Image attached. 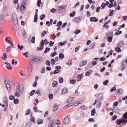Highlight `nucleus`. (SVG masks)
<instances>
[{"label": "nucleus", "instance_id": "5701e85b", "mask_svg": "<svg viewBox=\"0 0 127 127\" xmlns=\"http://www.w3.org/2000/svg\"><path fill=\"white\" fill-rule=\"evenodd\" d=\"M64 55L62 53H60L59 55V58L61 59H63L64 57Z\"/></svg>", "mask_w": 127, "mask_h": 127}, {"label": "nucleus", "instance_id": "473e14b6", "mask_svg": "<svg viewBox=\"0 0 127 127\" xmlns=\"http://www.w3.org/2000/svg\"><path fill=\"white\" fill-rule=\"evenodd\" d=\"M18 19L15 13H13V20Z\"/></svg>", "mask_w": 127, "mask_h": 127}, {"label": "nucleus", "instance_id": "4468645a", "mask_svg": "<svg viewBox=\"0 0 127 127\" xmlns=\"http://www.w3.org/2000/svg\"><path fill=\"white\" fill-rule=\"evenodd\" d=\"M6 53H4L3 54V56H3H2L1 57V58L2 60L4 61H5L6 60V58L7 57V56L6 55Z\"/></svg>", "mask_w": 127, "mask_h": 127}, {"label": "nucleus", "instance_id": "6e6d98bb", "mask_svg": "<svg viewBox=\"0 0 127 127\" xmlns=\"http://www.w3.org/2000/svg\"><path fill=\"white\" fill-rule=\"evenodd\" d=\"M43 48V46H41L39 48V50L38 49L39 47L37 48V51H38L39 50H41Z\"/></svg>", "mask_w": 127, "mask_h": 127}, {"label": "nucleus", "instance_id": "f03ea898", "mask_svg": "<svg viewBox=\"0 0 127 127\" xmlns=\"http://www.w3.org/2000/svg\"><path fill=\"white\" fill-rule=\"evenodd\" d=\"M31 61L33 63H39L42 62V58L36 56H32L30 57Z\"/></svg>", "mask_w": 127, "mask_h": 127}, {"label": "nucleus", "instance_id": "a878e982", "mask_svg": "<svg viewBox=\"0 0 127 127\" xmlns=\"http://www.w3.org/2000/svg\"><path fill=\"white\" fill-rule=\"evenodd\" d=\"M61 66H56L55 67V69L57 70V71L60 72V69L61 68Z\"/></svg>", "mask_w": 127, "mask_h": 127}, {"label": "nucleus", "instance_id": "4be33fe9", "mask_svg": "<svg viewBox=\"0 0 127 127\" xmlns=\"http://www.w3.org/2000/svg\"><path fill=\"white\" fill-rule=\"evenodd\" d=\"M115 50L117 52H120L121 51V50L119 47H116L115 49Z\"/></svg>", "mask_w": 127, "mask_h": 127}, {"label": "nucleus", "instance_id": "13d9d810", "mask_svg": "<svg viewBox=\"0 0 127 127\" xmlns=\"http://www.w3.org/2000/svg\"><path fill=\"white\" fill-rule=\"evenodd\" d=\"M45 17V15L44 14H42L40 17V18L41 20H42Z\"/></svg>", "mask_w": 127, "mask_h": 127}, {"label": "nucleus", "instance_id": "c756f323", "mask_svg": "<svg viewBox=\"0 0 127 127\" xmlns=\"http://www.w3.org/2000/svg\"><path fill=\"white\" fill-rule=\"evenodd\" d=\"M58 109V107L57 105H55L54 106L53 111H56Z\"/></svg>", "mask_w": 127, "mask_h": 127}, {"label": "nucleus", "instance_id": "a18cd8bd", "mask_svg": "<svg viewBox=\"0 0 127 127\" xmlns=\"http://www.w3.org/2000/svg\"><path fill=\"white\" fill-rule=\"evenodd\" d=\"M37 15H34V22H37Z\"/></svg>", "mask_w": 127, "mask_h": 127}, {"label": "nucleus", "instance_id": "338daca9", "mask_svg": "<svg viewBox=\"0 0 127 127\" xmlns=\"http://www.w3.org/2000/svg\"><path fill=\"white\" fill-rule=\"evenodd\" d=\"M15 97L14 96L11 95L9 96V99L10 100H12L13 99H14Z\"/></svg>", "mask_w": 127, "mask_h": 127}, {"label": "nucleus", "instance_id": "7c9ffc66", "mask_svg": "<svg viewBox=\"0 0 127 127\" xmlns=\"http://www.w3.org/2000/svg\"><path fill=\"white\" fill-rule=\"evenodd\" d=\"M106 4L105 3L103 2L101 4V9H103L105 7Z\"/></svg>", "mask_w": 127, "mask_h": 127}, {"label": "nucleus", "instance_id": "ddd939ff", "mask_svg": "<svg viewBox=\"0 0 127 127\" xmlns=\"http://www.w3.org/2000/svg\"><path fill=\"white\" fill-rule=\"evenodd\" d=\"M58 83L56 81L54 80L52 84L53 87H57L58 86Z\"/></svg>", "mask_w": 127, "mask_h": 127}, {"label": "nucleus", "instance_id": "1a4fd4ad", "mask_svg": "<svg viewBox=\"0 0 127 127\" xmlns=\"http://www.w3.org/2000/svg\"><path fill=\"white\" fill-rule=\"evenodd\" d=\"M66 5L64 6L62 5L61 6H58L57 7V8L58 10H60L62 9H64L66 8Z\"/></svg>", "mask_w": 127, "mask_h": 127}, {"label": "nucleus", "instance_id": "4c0bfd02", "mask_svg": "<svg viewBox=\"0 0 127 127\" xmlns=\"http://www.w3.org/2000/svg\"><path fill=\"white\" fill-rule=\"evenodd\" d=\"M57 53L56 52H53L52 53L51 55L50 56L51 57H53L55 55H57Z\"/></svg>", "mask_w": 127, "mask_h": 127}, {"label": "nucleus", "instance_id": "2eb2a0df", "mask_svg": "<svg viewBox=\"0 0 127 127\" xmlns=\"http://www.w3.org/2000/svg\"><path fill=\"white\" fill-rule=\"evenodd\" d=\"M124 44V41H122L121 42H119L117 45V46L120 47H121Z\"/></svg>", "mask_w": 127, "mask_h": 127}, {"label": "nucleus", "instance_id": "69168bd1", "mask_svg": "<svg viewBox=\"0 0 127 127\" xmlns=\"http://www.w3.org/2000/svg\"><path fill=\"white\" fill-rule=\"evenodd\" d=\"M80 32V30H77L75 31L74 33L75 34H77Z\"/></svg>", "mask_w": 127, "mask_h": 127}, {"label": "nucleus", "instance_id": "cd10ccee", "mask_svg": "<svg viewBox=\"0 0 127 127\" xmlns=\"http://www.w3.org/2000/svg\"><path fill=\"white\" fill-rule=\"evenodd\" d=\"M13 24L14 25H16L17 24L18 22V19H13Z\"/></svg>", "mask_w": 127, "mask_h": 127}, {"label": "nucleus", "instance_id": "09e8293b", "mask_svg": "<svg viewBox=\"0 0 127 127\" xmlns=\"http://www.w3.org/2000/svg\"><path fill=\"white\" fill-rule=\"evenodd\" d=\"M51 62L52 65H53L55 64L56 62L55 60L54 59H51Z\"/></svg>", "mask_w": 127, "mask_h": 127}, {"label": "nucleus", "instance_id": "bf43d9fd", "mask_svg": "<svg viewBox=\"0 0 127 127\" xmlns=\"http://www.w3.org/2000/svg\"><path fill=\"white\" fill-rule=\"evenodd\" d=\"M11 50L10 47L9 46L7 47L6 49V51L7 52H9Z\"/></svg>", "mask_w": 127, "mask_h": 127}, {"label": "nucleus", "instance_id": "49530a36", "mask_svg": "<svg viewBox=\"0 0 127 127\" xmlns=\"http://www.w3.org/2000/svg\"><path fill=\"white\" fill-rule=\"evenodd\" d=\"M75 12L74 11L72 13H71L69 14V16L71 17H72L74 16Z\"/></svg>", "mask_w": 127, "mask_h": 127}, {"label": "nucleus", "instance_id": "dca6fc26", "mask_svg": "<svg viewBox=\"0 0 127 127\" xmlns=\"http://www.w3.org/2000/svg\"><path fill=\"white\" fill-rule=\"evenodd\" d=\"M92 72V70H90L88 71H87L85 73V75L86 76H89L91 75V73Z\"/></svg>", "mask_w": 127, "mask_h": 127}, {"label": "nucleus", "instance_id": "39448f33", "mask_svg": "<svg viewBox=\"0 0 127 127\" xmlns=\"http://www.w3.org/2000/svg\"><path fill=\"white\" fill-rule=\"evenodd\" d=\"M81 20V17H78L73 18L72 19V21L76 23H79L80 21Z\"/></svg>", "mask_w": 127, "mask_h": 127}, {"label": "nucleus", "instance_id": "b1692460", "mask_svg": "<svg viewBox=\"0 0 127 127\" xmlns=\"http://www.w3.org/2000/svg\"><path fill=\"white\" fill-rule=\"evenodd\" d=\"M116 91H118V93L120 94H121L123 92V90L121 89H119L118 90H117Z\"/></svg>", "mask_w": 127, "mask_h": 127}, {"label": "nucleus", "instance_id": "2f4dec72", "mask_svg": "<svg viewBox=\"0 0 127 127\" xmlns=\"http://www.w3.org/2000/svg\"><path fill=\"white\" fill-rule=\"evenodd\" d=\"M17 46L19 49L20 50H22L24 48V47L23 45L20 46L19 44H18Z\"/></svg>", "mask_w": 127, "mask_h": 127}, {"label": "nucleus", "instance_id": "864d4df0", "mask_svg": "<svg viewBox=\"0 0 127 127\" xmlns=\"http://www.w3.org/2000/svg\"><path fill=\"white\" fill-rule=\"evenodd\" d=\"M95 45L94 43H92L90 45L89 48L90 49H92L94 47Z\"/></svg>", "mask_w": 127, "mask_h": 127}, {"label": "nucleus", "instance_id": "c9c22d12", "mask_svg": "<svg viewBox=\"0 0 127 127\" xmlns=\"http://www.w3.org/2000/svg\"><path fill=\"white\" fill-rule=\"evenodd\" d=\"M105 60L106 58L104 57V56H103L99 58V61H105Z\"/></svg>", "mask_w": 127, "mask_h": 127}, {"label": "nucleus", "instance_id": "9d476101", "mask_svg": "<svg viewBox=\"0 0 127 127\" xmlns=\"http://www.w3.org/2000/svg\"><path fill=\"white\" fill-rule=\"evenodd\" d=\"M90 21L91 22H96L98 21V20L95 17H92L90 18Z\"/></svg>", "mask_w": 127, "mask_h": 127}, {"label": "nucleus", "instance_id": "603ef678", "mask_svg": "<svg viewBox=\"0 0 127 127\" xmlns=\"http://www.w3.org/2000/svg\"><path fill=\"white\" fill-rule=\"evenodd\" d=\"M122 31H118L116 32L115 34V35H118L121 34L122 33Z\"/></svg>", "mask_w": 127, "mask_h": 127}, {"label": "nucleus", "instance_id": "37998d69", "mask_svg": "<svg viewBox=\"0 0 127 127\" xmlns=\"http://www.w3.org/2000/svg\"><path fill=\"white\" fill-rule=\"evenodd\" d=\"M113 6V3L112 2H111L109 4L108 6L109 8H110Z\"/></svg>", "mask_w": 127, "mask_h": 127}, {"label": "nucleus", "instance_id": "9b49d317", "mask_svg": "<svg viewBox=\"0 0 127 127\" xmlns=\"http://www.w3.org/2000/svg\"><path fill=\"white\" fill-rule=\"evenodd\" d=\"M36 123L38 125L42 124L43 123V121L42 119H39L37 120Z\"/></svg>", "mask_w": 127, "mask_h": 127}, {"label": "nucleus", "instance_id": "79ce46f5", "mask_svg": "<svg viewBox=\"0 0 127 127\" xmlns=\"http://www.w3.org/2000/svg\"><path fill=\"white\" fill-rule=\"evenodd\" d=\"M45 64L46 65L48 66H50V62L49 60H47L46 61Z\"/></svg>", "mask_w": 127, "mask_h": 127}, {"label": "nucleus", "instance_id": "412c9836", "mask_svg": "<svg viewBox=\"0 0 127 127\" xmlns=\"http://www.w3.org/2000/svg\"><path fill=\"white\" fill-rule=\"evenodd\" d=\"M45 71V68L44 67H42L41 70L40 72L41 73H44Z\"/></svg>", "mask_w": 127, "mask_h": 127}, {"label": "nucleus", "instance_id": "f704fd0d", "mask_svg": "<svg viewBox=\"0 0 127 127\" xmlns=\"http://www.w3.org/2000/svg\"><path fill=\"white\" fill-rule=\"evenodd\" d=\"M59 81L60 83H61L63 82V79L62 77H59Z\"/></svg>", "mask_w": 127, "mask_h": 127}, {"label": "nucleus", "instance_id": "72a5a7b5", "mask_svg": "<svg viewBox=\"0 0 127 127\" xmlns=\"http://www.w3.org/2000/svg\"><path fill=\"white\" fill-rule=\"evenodd\" d=\"M48 97L50 99H52L53 97V94L50 93L48 95Z\"/></svg>", "mask_w": 127, "mask_h": 127}, {"label": "nucleus", "instance_id": "0eeeda50", "mask_svg": "<svg viewBox=\"0 0 127 127\" xmlns=\"http://www.w3.org/2000/svg\"><path fill=\"white\" fill-rule=\"evenodd\" d=\"M69 120L68 116L65 117L63 120V121L64 123L66 124H67L69 122Z\"/></svg>", "mask_w": 127, "mask_h": 127}, {"label": "nucleus", "instance_id": "58836bf2", "mask_svg": "<svg viewBox=\"0 0 127 127\" xmlns=\"http://www.w3.org/2000/svg\"><path fill=\"white\" fill-rule=\"evenodd\" d=\"M31 112L30 110L29 109H28L26 111V113H25V115H29L30 113Z\"/></svg>", "mask_w": 127, "mask_h": 127}, {"label": "nucleus", "instance_id": "3c124183", "mask_svg": "<svg viewBox=\"0 0 127 127\" xmlns=\"http://www.w3.org/2000/svg\"><path fill=\"white\" fill-rule=\"evenodd\" d=\"M45 43V41H44V40H42L40 43V46H43Z\"/></svg>", "mask_w": 127, "mask_h": 127}, {"label": "nucleus", "instance_id": "393cba45", "mask_svg": "<svg viewBox=\"0 0 127 127\" xmlns=\"http://www.w3.org/2000/svg\"><path fill=\"white\" fill-rule=\"evenodd\" d=\"M95 109H93L91 111V115L92 116H93L95 115Z\"/></svg>", "mask_w": 127, "mask_h": 127}, {"label": "nucleus", "instance_id": "680f3d73", "mask_svg": "<svg viewBox=\"0 0 127 127\" xmlns=\"http://www.w3.org/2000/svg\"><path fill=\"white\" fill-rule=\"evenodd\" d=\"M62 22L61 21H60L59 22H58V23H57V26H60L62 25Z\"/></svg>", "mask_w": 127, "mask_h": 127}, {"label": "nucleus", "instance_id": "4d7b16f0", "mask_svg": "<svg viewBox=\"0 0 127 127\" xmlns=\"http://www.w3.org/2000/svg\"><path fill=\"white\" fill-rule=\"evenodd\" d=\"M41 0H38L37 2V5L38 7H39L40 6V3H41Z\"/></svg>", "mask_w": 127, "mask_h": 127}, {"label": "nucleus", "instance_id": "a211bd4d", "mask_svg": "<svg viewBox=\"0 0 127 127\" xmlns=\"http://www.w3.org/2000/svg\"><path fill=\"white\" fill-rule=\"evenodd\" d=\"M67 92V89L66 88H64L62 92L61 93L62 95H63L64 94L66 93Z\"/></svg>", "mask_w": 127, "mask_h": 127}, {"label": "nucleus", "instance_id": "5fc2aeb1", "mask_svg": "<svg viewBox=\"0 0 127 127\" xmlns=\"http://www.w3.org/2000/svg\"><path fill=\"white\" fill-rule=\"evenodd\" d=\"M50 49V48L46 47L45 48V50L44 51V53H46L47 51H49Z\"/></svg>", "mask_w": 127, "mask_h": 127}, {"label": "nucleus", "instance_id": "f8f14e48", "mask_svg": "<svg viewBox=\"0 0 127 127\" xmlns=\"http://www.w3.org/2000/svg\"><path fill=\"white\" fill-rule=\"evenodd\" d=\"M83 75L82 74H79L77 77V81H80L81 79L82 78H81V77H82V76Z\"/></svg>", "mask_w": 127, "mask_h": 127}, {"label": "nucleus", "instance_id": "de8ad7c7", "mask_svg": "<svg viewBox=\"0 0 127 127\" xmlns=\"http://www.w3.org/2000/svg\"><path fill=\"white\" fill-rule=\"evenodd\" d=\"M68 65L70 66L72 64V62L71 60L69 61L67 64Z\"/></svg>", "mask_w": 127, "mask_h": 127}, {"label": "nucleus", "instance_id": "7ed1b4c3", "mask_svg": "<svg viewBox=\"0 0 127 127\" xmlns=\"http://www.w3.org/2000/svg\"><path fill=\"white\" fill-rule=\"evenodd\" d=\"M4 82L5 85L8 92H10L11 90V88L9 81L8 79L5 77L4 78Z\"/></svg>", "mask_w": 127, "mask_h": 127}, {"label": "nucleus", "instance_id": "f3484780", "mask_svg": "<svg viewBox=\"0 0 127 127\" xmlns=\"http://www.w3.org/2000/svg\"><path fill=\"white\" fill-rule=\"evenodd\" d=\"M67 43V41L66 40L64 41L63 42H60L59 43L58 46H63Z\"/></svg>", "mask_w": 127, "mask_h": 127}, {"label": "nucleus", "instance_id": "052dcab7", "mask_svg": "<svg viewBox=\"0 0 127 127\" xmlns=\"http://www.w3.org/2000/svg\"><path fill=\"white\" fill-rule=\"evenodd\" d=\"M28 53V52H26L25 53H24L23 54V55L24 56H25L26 58H27L28 57V55H27Z\"/></svg>", "mask_w": 127, "mask_h": 127}, {"label": "nucleus", "instance_id": "c03bdc74", "mask_svg": "<svg viewBox=\"0 0 127 127\" xmlns=\"http://www.w3.org/2000/svg\"><path fill=\"white\" fill-rule=\"evenodd\" d=\"M123 117L125 119H127V112L124 114Z\"/></svg>", "mask_w": 127, "mask_h": 127}, {"label": "nucleus", "instance_id": "c85d7f7f", "mask_svg": "<svg viewBox=\"0 0 127 127\" xmlns=\"http://www.w3.org/2000/svg\"><path fill=\"white\" fill-rule=\"evenodd\" d=\"M14 103L15 104H17L19 103V101L17 99H14L13 100Z\"/></svg>", "mask_w": 127, "mask_h": 127}, {"label": "nucleus", "instance_id": "ea45409f", "mask_svg": "<svg viewBox=\"0 0 127 127\" xmlns=\"http://www.w3.org/2000/svg\"><path fill=\"white\" fill-rule=\"evenodd\" d=\"M108 81L107 80H105L103 82V84L104 85H106L108 84Z\"/></svg>", "mask_w": 127, "mask_h": 127}, {"label": "nucleus", "instance_id": "bb28decb", "mask_svg": "<svg viewBox=\"0 0 127 127\" xmlns=\"http://www.w3.org/2000/svg\"><path fill=\"white\" fill-rule=\"evenodd\" d=\"M73 100V97H70L67 100L68 103H70Z\"/></svg>", "mask_w": 127, "mask_h": 127}, {"label": "nucleus", "instance_id": "20e7f679", "mask_svg": "<svg viewBox=\"0 0 127 127\" xmlns=\"http://www.w3.org/2000/svg\"><path fill=\"white\" fill-rule=\"evenodd\" d=\"M115 122L117 123L118 125H120L122 123H127V119H125L124 117V118H123L122 119L117 120Z\"/></svg>", "mask_w": 127, "mask_h": 127}, {"label": "nucleus", "instance_id": "f257e3e1", "mask_svg": "<svg viewBox=\"0 0 127 127\" xmlns=\"http://www.w3.org/2000/svg\"><path fill=\"white\" fill-rule=\"evenodd\" d=\"M16 92L15 93L14 95L16 96L19 97L20 95V94H22L23 92V87L22 86L17 85L16 87Z\"/></svg>", "mask_w": 127, "mask_h": 127}, {"label": "nucleus", "instance_id": "6ab92c4d", "mask_svg": "<svg viewBox=\"0 0 127 127\" xmlns=\"http://www.w3.org/2000/svg\"><path fill=\"white\" fill-rule=\"evenodd\" d=\"M87 107L84 105H82L80 107V108L82 109L83 110H87Z\"/></svg>", "mask_w": 127, "mask_h": 127}, {"label": "nucleus", "instance_id": "774afa93", "mask_svg": "<svg viewBox=\"0 0 127 127\" xmlns=\"http://www.w3.org/2000/svg\"><path fill=\"white\" fill-rule=\"evenodd\" d=\"M116 89V88L115 87H113V88H112L110 90V92H112L114 91V90H115Z\"/></svg>", "mask_w": 127, "mask_h": 127}, {"label": "nucleus", "instance_id": "6e6552de", "mask_svg": "<svg viewBox=\"0 0 127 127\" xmlns=\"http://www.w3.org/2000/svg\"><path fill=\"white\" fill-rule=\"evenodd\" d=\"M87 63V61H82L80 63V67L85 65Z\"/></svg>", "mask_w": 127, "mask_h": 127}, {"label": "nucleus", "instance_id": "8fccbe9b", "mask_svg": "<svg viewBox=\"0 0 127 127\" xmlns=\"http://www.w3.org/2000/svg\"><path fill=\"white\" fill-rule=\"evenodd\" d=\"M35 94H37L39 96H40L41 95L40 93L39 90H37Z\"/></svg>", "mask_w": 127, "mask_h": 127}, {"label": "nucleus", "instance_id": "e2e57ef3", "mask_svg": "<svg viewBox=\"0 0 127 127\" xmlns=\"http://www.w3.org/2000/svg\"><path fill=\"white\" fill-rule=\"evenodd\" d=\"M34 112H36L38 111L37 108V106H35L33 108Z\"/></svg>", "mask_w": 127, "mask_h": 127}, {"label": "nucleus", "instance_id": "0e129e2a", "mask_svg": "<svg viewBox=\"0 0 127 127\" xmlns=\"http://www.w3.org/2000/svg\"><path fill=\"white\" fill-rule=\"evenodd\" d=\"M4 103H8L7 99L6 96H5L3 100Z\"/></svg>", "mask_w": 127, "mask_h": 127}, {"label": "nucleus", "instance_id": "aec40b11", "mask_svg": "<svg viewBox=\"0 0 127 127\" xmlns=\"http://www.w3.org/2000/svg\"><path fill=\"white\" fill-rule=\"evenodd\" d=\"M82 102H83V101L82 100H80V101L76 102L74 104V105L75 106H77L79 104H80L82 103Z\"/></svg>", "mask_w": 127, "mask_h": 127}, {"label": "nucleus", "instance_id": "423d86ee", "mask_svg": "<svg viewBox=\"0 0 127 127\" xmlns=\"http://www.w3.org/2000/svg\"><path fill=\"white\" fill-rule=\"evenodd\" d=\"M54 120H52L49 121V125H48V127H53L55 126L54 123Z\"/></svg>", "mask_w": 127, "mask_h": 127}, {"label": "nucleus", "instance_id": "a19ab883", "mask_svg": "<svg viewBox=\"0 0 127 127\" xmlns=\"http://www.w3.org/2000/svg\"><path fill=\"white\" fill-rule=\"evenodd\" d=\"M35 91L34 90H32L31 92L30 93V95L31 96H32L33 95L34 93H35Z\"/></svg>", "mask_w": 127, "mask_h": 127}, {"label": "nucleus", "instance_id": "e433bc0d", "mask_svg": "<svg viewBox=\"0 0 127 127\" xmlns=\"http://www.w3.org/2000/svg\"><path fill=\"white\" fill-rule=\"evenodd\" d=\"M76 81L75 80H71L70 81V83L72 84H74L76 83Z\"/></svg>", "mask_w": 127, "mask_h": 127}]
</instances>
